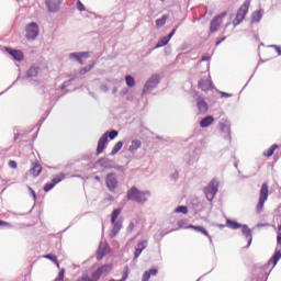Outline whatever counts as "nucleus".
<instances>
[{
    "instance_id": "f257e3e1",
    "label": "nucleus",
    "mask_w": 281,
    "mask_h": 281,
    "mask_svg": "<svg viewBox=\"0 0 281 281\" xmlns=\"http://www.w3.org/2000/svg\"><path fill=\"white\" fill-rule=\"evenodd\" d=\"M150 195L151 193L149 190L142 191L137 189V187H132L130 190H127L126 199L127 201H134V203L144 205Z\"/></svg>"
},
{
    "instance_id": "f03ea898",
    "label": "nucleus",
    "mask_w": 281,
    "mask_h": 281,
    "mask_svg": "<svg viewBox=\"0 0 281 281\" xmlns=\"http://www.w3.org/2000/svg\"><path fill=\"white\" fill-rule=\"evenodd\" d=\"M249 5H251V0H245V2L240 5L236 18L233 21L234 27H236V25H240L241 21H245V16H247V13L249 12Z\"/></svg>"
},
{
    "instance_id": "7ed1b4c3",
    "label": "nucleus",
    "mask_w": 281,
    "mask_h": 281,
    "mask_svg": "<svg viewBox=\"0 0 281 281\" xmlns=\"http://www.w3.org/2000/svg\"><path fill=\"white\" fill-rule=\"evenodd\" d=\"M203 192L205 194L206 201H214V196H216V193L218 192L217 180L213 178L209 186L203 189Z\"/></svg>"
},
{
    "instance_id": "20e7f679",
    "label": "nucleus",
    "mask_w": 281,
    "mask_h": 281,
    "mask_svg": "<svg viewBox=\"0 0 281 281\" xmlns=\"http://www.w3.org/2000/svg\"><path fill=\"white\" fill-rule=\"evenodd\" d=\"M269 199V184L263 182L259 193V202L257 204V214L262 212V207H265V202Z\"/></svg>"
},
{
    "instance_id": "39448f33",
    "label": "nucleus",
    "mask_w": 281,
    "mask_h": 281,
    "mask_svg": "<svg viewBox=\"0 0 281 281\" xmlns=\"http://www.w3.org/2000/svg\"><path fill=\"white\" fill-rule=\"evenodd\" d=\"M160 78L159 75H153L145 83L143 88V93H150L151 91H155L157 87L159 86Z\"/></svg>"
},
{
    "instance_id": "423d86ee",
    "label": "nucleus",
    "mask_w": 281,
    "mask_h": 281,
    "mask_svg": "<svg viewBox=\"0 0 281 281\" xmlns=\"http://www.w3.org/2000/svg\"><path fill=\"white\" fill-rule=\"evenodd\" d=\"M26 38L27 41H36L38 38V24L36 22H32L25 27Z\"/></svg>"
},
{
    "instance_id": "0eeeda50",
    "label": "nucleus",
    "mask_w": 281,
    "mask_h": 281,
    "mask_svg": "<svg viewBox=\"0 0 281 281\" xmlns=\"http://www.w3.org/2000/svg\"><path fill=\"white\" fill-rule=\"evenodd\" d=\"M280 258H281V233H278L277 248H276L273 256L269 260V265H273V267H276V265H278V262H280Z\"/></svg>"
},
{
    "instance_id": "6e6552de",
    "label": "nucleus",
    "mask_w": 281,
    "mask_h": 281,
    "mask_svg": "<svg viewBox=\"0 0 281 281\" xmlns=\"http://www.w3.org/2000/svg\"><path fill=\"white\" fill-rule=\"evenodd\" d=\"M109 271H111V267L109 265H103L91 273L90 279H92V281H98L102 276H106Z\"/></svg>"
},
{
    "instance_id": "1a4fd4ad",
    "label": "nucleus",
    "mask_w": 281,
    "mask_h": 281,
    "mask_svg": "<svg viewBox=\"0 0 281 281\" xmlns=\"http://www.w3.org/2000/svg\"><path fill=\"white\" fill-rule=\"evenodd\" d=\"M105 184L110 192L117 190V178L115 172H110L106 175Z\"/></svg>"
},
{
    "instance_id": "9d476101",
    "label": "nucleus",
    "mask_w": 281,
    "mask_h": 281,
    "mask_svg": "<svg viewBox=\"0 0 281 281\" xmlns=\"http://www.w3.org/2000/svg\"><path fill=\"white\" fill-rule=\"evenodd\" d=\"M82 58H85V60H87V58H89V53H87V52H75V53L69 54V60L79 63V65H85V61L82 60Z\"/></svg>"
},
{
    "instance_id": "9b49d317",
    "label": "nucleus",
    "mask_w": 281,
    "mask_h": 281,
    "mask_svg": "<svg viewBox=\"0 0 281 281\" xmlns=\"http://www.w3.org/2000/svg\"><path fill=\"white\" fill-rule=\"evenodd\" d=\"M63 1L64 0H45L48 12H53V14L59 12L60 5H63Z\"/></svg>"
},
{
    "instance_id": "f8f14e48",
    "label": "nucleus",
    "mask_w": 281,
    "mask_h": 281,
    "mask_svg": "<svg viewBox=\"0 0 281 281\" xmlns=\"http://www.w3.org/2000/svg\"><path fill=\"white\" fill-rule=\"evenodd\" d=\"M218 127L222 133H225L224 139L226 142H232V127L229 125V122H220Z\"/></svg>"
},
{
    "instance_id": "ddd939ff",
    "label": "nucleus",
    "mask_w": 281,
    "mask_h": 281,
    "mask_svg": "<svg viewBox=\"0 0 281 281\" xmlns=\"http://www.w3.org/2000/svg\"><path fill=\"white\" fill-rule=\"evenodd\" d=\"M4 49L8 53V55L12 56V58L15 59L18 63H22V60H24L25 58V55H23L22 50H18L10 47H4Z\"/></svg>"
},
{
    "instance_id": "4468645a",
    "label": "nucleus",
    "mask_w": 281,
    "mask_h": 281,
    "mask_svg": "<svg viewBox=\"0 0 281 281\" xmlns=\"http://www.w3.org/2000/svg\"><path fill=\"white\" fill-rule=\"evenodd\" d=\"M109 142V132L104 133L98 142V146H97V155H102V153H104V148H106V144Z\"/></svg>"
},
{
    "instance_id": "2eb2a0df",
    "label": "nucleus",
    "mask_w": 281,
    "mask_h": 281,
    "mask_svg": "<svg viewBox=\"0 0 281 281\" xmlns=\"http://www.w3.org/2000/svg\"><path fill=\"white\" fill-rule=\"evenodd\" d=\"M241 234L243 236H245L246 240H248L246 249H249V247H251V241L254 240V237L251 235V228H249L247 224H243Z\"/></svg>"
},
{
    "instance_id": "dca6fc26",
    "label": "nucleus",
    "mask_w": 281,
    "mask_h": 281,
    "mask_svg": "<svg viewBox=\"0 0 281 281\" xmlns=\"http://www.w3.org/2000/svg\"><path fill=\"white\" fill-rule=\"evenodd\" d=\"M123 223H124V220L122 217H119L117 220L114 221V223H112L113 228L110 233L111 238H115V236L120 234Z\"/></svg>"
},
{
    "instance_id": "f3484780",
    "label": "nucleus",
    "mask_w": 281,
    "mask_h": 281,
    "mask_svg": "<svg viewBox=\"0 0 281 281\" xmlns=\"http://www.w3.org/2000/svg\"><path fill=\"white\" fill-rule=\"evenodd\" d=\"M196 105H198L199 113H202L203 115H205V113L210 111V106L207 105V102H205V99L201 97L196 99Z\"/></svg>"
},
{
    "instance_id": "a211bd4d",
    "label": "nucleus",
    "mask_w": 281,
    "mask_h": 281,
    "mask_svg": "<svg viewBox=\"0 0 281 281\" xmlns=\"http://www.w3.org/2000/svg\"><path fill=\"white\" fill-rule=\"evenodd\" d=\"M38 71H41V68L36 65H33L29 68L26 71L25 77H23V80H30V78H36L38 76Z\"/></svg>"
},
{
    "instance_id": "6ab92c4d",
    "label": "nucleus",
    "mask_w": 281,
    "mask_h": 281,
    "mask_svg": "<svg viewBox=\"0 0 281 281\" xmlns=\"http://www.w3.org/2000/svg\"><path fill=\"white\" fill-rule=\"evenodd\" d=\"M187 229H194V232H196L198 234H203V236H206V238H209L210 243L212 244V236H210V233H207V229H205V227L203 226H194L192 224H190Z\"/></svg>"
},
{
    "instance_id": "aec40b11",
    "label": "nucleus",
    "mask_w": 281,
    "mask_h": 281,
    "mask_svg": "<svg viewBox=\"0 0 281 281\" xmlns=\"http://www.w3.org/2000/svg\"><path fill=\"white\" fill-rule=\"evenodd\" d=\"M147 247H148V241L147 240H143V241L138 243L135 246L134 260H137V258L139 256H142V251H144V249H146Z\"/></svg>"
},
{
    "instance_id": "412c9836",
    "label": "nucleus",
    "mask_w": 281,
    "mask_h": 281,
    "mask_svg": "<svg viewBox=\"0 0 281 281\" xmlns=\"http://www.w3.org/2000/svg\"><path fill=\"white\" fill-rule=\"evenodd\" d=\"M101 168H108L109 170L115 168V161L109 159V158H101L98 160Z\"/></svg>"
},
{
    "instance_id": "4be33fe9",
    "label": "nucleus",
    "mask_w": 281,
    "mask_h": 281,
    "mask_svg": "<svg viewBox=\"0 0 281 281\" xmlns=\"http://www.w3.org/2000/svg\"><path fill=\"white\" fill-rule=\"evenodd\" d=\"M223 21L216 19L215 16L210 22V33L214 34L215 32H218V27H221V24Z\"/></svg>"
},
{
    "instance_id": "5701e85b",
    "label": "nucleus",
    "mask_w": 281,
    "mask_h": 281,
    "mask_svg": "<svg viewBox=\"0 0 281 281\" xmlns=\"http://www.w3.org/2000/svg\"><path fill=\"white\" fill-rule=\"evenodd\" d=\"M214 124V116L206 115L200 121L201 128H207V126H212Z\"/></svg>"
},
{
    "instance_id": "b1692460",
    "label": "nucleus",
    "mask_w": 281,
    "mask_h": 281,
    "mask_svg": "<svg viewBox=\"0 0 281 281\" xmlns=\"http://www.w3.org/2000/svg\"><path fill=\"white\" fill-rule=\"evenodd\" d=\"M198 87L199 89H201L202 91H210V89H212V81H209V80H204V79H201L199 82H198Z\"/></svg>"
},
{
    "instance_id": "393cba45",
    "label": "nucleus",
    "mask_w": 281,
    "mask_h": 281,
    "mask_svg": "<svg viewBox=\"0 0 281 281\" xmlns=\"http://www.w3.org/2000/svg\"><path fill=\"white\" fill-rule=\"evenodd\" d=\"M263 14H265V11H262V9L252 12V14H251V23H260V21H262Z\"/></svg>"
},
{
    "instance_id": "a878e982",
    "label": "nucleus",
    "mask_w": 281,
    "mask_h": 281,
    "mask_svg": "<svg viewBox=\"0 0 281 281\" xmlns=\"http://www.w3.org/2000/svg\"><path fill=\"white\" fill-rule=\"evenodd\" d=\"M43 172V167L36 162L31 169L30 175H33L34 177H38Z\"/></svg>"
},
{
    "instance_id": "bb28decb",
    "label": "nucleus",
    "mask_w": 281,
    "mask_h": 281,
    "mask_svg": "<svg viewBox=\"0 0 281 281\" xmlns=\"http://www.w3.org/2000/svg\"><path fill=\"white\" fill-rule=\"evenodd\" d=\"M140 147H142V140L134 139V140L131 142L128 150H130V153H135Z\"/></svg>"
},
{
    "instance_id": "cd10ccee",
    "label": "nucleus",
    "mask_w": 281,
    "mask_h": 281,
    "mask_svg": "<svg viewBox=\"0 0 281 281\" xmlns=\"http://www.w3.org/2000/svg\"><path fill=\"white\" fill-rule=\"evenodd\" d=\"M226 225L227 227H229L231 229H240V227H243V224L233 221V220H227L226 221Z\"/></svg>"
},
{
    "instance_id": "c85d7f7f",
    "label": "nucleus",
    "mask_w": 281,
    "mask_h": 281,
    "mask_svg": "<svg viewBox=\"0 0 281 281\" xmlns=\"http://www.w3.org/2000/svg\"><path fill=\"white\" fill-rule=\"evenodd\" d=\"M90 276L91 272L89 270H85L82 271L81 277L77 279V281H93Z\"/></svg>"
},
{
    "instance_id": "c756f323",
    "label": "nucleus",
    "mask_w": 281,
    "mask_h": 281,
    "mask_svg": "<svg viewBox=\"0 0 281 281\" xmlns=\"http://www.w3.org/2000/svg\"><path fill=\"white\" fill-rule=\"evenodd\" d=\"M93 67H95V61L81 68L79 71L80 76H85V74H89L91 71V69H93Z\"/></svg>"
},
{
    "instance_id": "7c9ffc66",
    "label": "nucleus",
    "mask_w": 281,
    "mask_h": 281,
    "mask_svg": "<svg viewBox=\"0 0 281 281\" xmlns=\"http://www.w3.org/2000/svg\"><path fill=\"white\" fill-rule=\"evenodd\" d=\"M122 146H124V142L120 140L117 142L114 147L112 148V151L110 153V155H117V153H120V150H122Z\"/></svg>"
},
{
    "instance_id": "2f4dec72",
    "label": "nucleus",
    "mask_w": 281,
    "mask_h": 281,
    "mask_svg": "<svg viewBox=\"0 0 281 281\" xmlns=\"http://www.w3.org/2000/svg\"><path fill=\"white\" fill-rule=\"evenodd\" d=\"M120 214H122V209L113 210L112 214H111V223H115V221H117V217L120 216Z\"/></svg>"
},
{
    "instance_id": "473e14b6",
    "label": "nucleus",
    "mask_w": 281,
    "mask_h": 281,
    "mask_svg": "<svg viewBox=\"0 0 281 281\" xmlns=\"http://www.w3.org/2000/svg\"><path fill=\"white\" fill-rule=\"evenodd\" d=\"M166 21H168V15H162L161 18L156 20V27H164L166 25Z\"/></svg>"
},
{
    "instance_id": "72a5a7b5",
    "label": "nucleus",
    "mask_w": 281,
    "mask_h": 281,
    "mask_svg": "<svg viewBox=\"0 0 281 281\" xmlns=\"http://www.w3.org/2000/svg\"><path fill=\"white\" fill-rule=\"evenodd\" d=\"M65 180V173L60 172L58 176H55L52 179V183L55 186H58V183H60V181Z\"/></svg>"
},
{
    "instance_id": "f704fd0d",
    "label": "nucleus",
    "mask_w": 281,
    "mask_h": 281,
    "mask_svg": "<svg viewBox=\"0 0 281 281\" xmlns=\"http://www.w3.org/2000/svg\"><path fill=\"white\" fill-rule=\"evenodd\" d=\"M167 43H170V41H169L166 36H164V37H161L160 41L157 42V44H156V46L154 47V49H159V47H165V45H166Z\"/></svg>"
},
{
    "instance_id": "c9c22d12",
    "label": "nucleus",
    "mask_w": 281,
    "mask_h": 281,
    "mask_svg": "<svg viewBox=\"0 0 281 281\" xmlns=\"http://www.w3.org/2000/svg\"><path fill=\"white\" fill-rule=\"evenodd\" d=\"M44 258H46L47 260H52V262H55V265H57L58 268H60V265L58 263V257L54 254H48L45 255Z\"/></svg>"
},
{
    "instance_id": "e433bc0d",
    "label": "nucleus",
    "mask_w": 281,
    "mask_h": 281,
    "mask_svg": "<svg viewBox=\"0 0 281 281\" xmlns=\"http://www.w3.org/2000/svg\"><path fill=\"white\" fill-rule=\"evenodd\" d=\"M125 82H126L127 87L133 88L135 86V78L131 75H127L125 77Z\"/></svg>"
},
{
    "instance_id": "4c0bfd02",
    "label": "nucleus",
    "mask_w": 281,
    "mask_h": 281,
    "mask_svg": "<svg viewBox=\"0 0 281 281\" xmlns=\"http://www.w3.org/2000/svg\"><path fill=\"white\" fill-rule=\"evenodd\" d=\"M104 256H106V250H104V248H102V246H100L99 250L97 252V260H102V258H104Z\"/></svg>"
},
{
    "instance_id": "58836bf2",
    "label": "nucleus",
    "mask_w": 281,
    "mask_h": 281,
    "mask_svg": "<svg viewBox=\"0 0 281 281\" xmlns=\"http://www.w3.org/2000/svg\"><path fill=\"white\" fill-rule=\"evenodd\" d=\"M175 212L177 214H188V206L180 205L176 207Z\"/></svg>"
},
{
    "instance_id": "ea45409f",
    "label": "nucleus",
    "mask_w": 281,
    "mask_h": 281,
    "mask_svg": "<svg viewBox=\"0 0 281 281\" xmlns=\"http://www.w3.org/2000/svg\"><path fill=\"white\" fill-rule=\"evenodd\" d=\"M54 188H56V184L53 183V182H47L45 186H44V192H49L50 190H54Z\"/></svg>"
},
{
    "instance_id": "a19ab883",
    "label": "nucleus",
    "mask_w": 281,
    "mask_h": 281,
    "mask_svg": "<svg viewBox=\"0 0 281 281\" xmlns=\"http://www.w3.org/2000/svg\"><path fill=\"white\" fill-rule=\"evenodd\" d=\"M105 133H108V137L110 138V139H115V137H117V135H119V132L116 131V130H112V131H108V132H105Z\"/></svg>"
},
{
    "instance_id": "79ce46f5",
    "label": "nucleus",
    "mask_w": 281,
    "mask_h": 281,
    "mask_svg": "<svg viewBox=\"0 0 281 281\" xmlns=\"http://www.w3.org/2000/svg\"><path fill=\"white\" fill-rule=\"evenodd\" d=\"M177 30H179V25H176L171 32L166 36L167 41H170L175 34H177Z\"/></svg>"
},
{
    "instance_id": "37998d69",
    "label": "nucleus",
    "mask_w": 281,
    "mask_h": 281,
    "mask_svg": "<svg viewBox=\"0 0 281 281\" xmlns=\"http://www.w3.org/2000/svg\"><path fill=\"white\" fill-rule=\"evenodd\" d=\"M5 227H8L9 229H12V224H10V223H8V222H5L3 220H0V228L3 229Z\"/></svg>"
},
{
    "instance_id": "c03bdc74",
    "label": "nucleus",
    "mask_w": 281,
    "mask_h": 281,
    "mask_svg": "<svg viewBox=\"0 0 281 281\" xmlns=\"http://www.w3.org/2000/svg\"><path fill=\"white\" fill-rule=\"evenodd\" d=\"M54 281H65V269H61Z\"/></svg>"
},
{
    "instance_id": "a18cd8bd",
    "label": "nucleus",
    "mask_w": 281,
    "mask_h": 281,
    "mask_svg": "<svg viewBox=\"0 0 281 281\" xmlns=\"http://www.w3.org/2000/svg\"><path fill=\"white\" fill-rule=\"evenodd\" d=\"M270 47L276 49L278 56H281V46L280 45L272 44V45H270Z\"/></svg>"
},
{
    "instance_id": "49530a36",
    "label": "nucleus",
    "mask_w": 281,
    "mask_h": 281,
    "mask_svg": "<svg viewBox=\"0 0 281 281\" xmlns=\"http://www.w3.org/2000/svg\"><path fill=\"white\" fill-rule=\"evenodd\" d=\"M150 280V272L145 271L142 278V281H148Z\"/></svg>"
},
{
    "instance_id": "de8ad7c7",
    "label": "nucleus",
    "mask_w": 281,
    "mask_h": 281,
    "mask_svg": "<svg viewBox=\"0 0 281 281\" xmlns=\"http://www.w3.org/2000/svg\"><path fill=\"white\" fill-rule=\"evenodd\" d=\"M77 9L79 10V12H85V4L80 1L77 2Z\"/></svg>"
},
{
    "instance_id": "09e8293b",
    "label": "nucleus",
    "mask_w": 281,
    "mask_h": 281,
    "mask_svg": "<svg viewBox=\"0 0 281 281\" xmlns=\"http://www.w3.org/2000/svg\"><path fill=\"white\" fill-rule=\"evenodd\" d=\"M225 16H227V12H226V11L222 12V13L218 14V15H215V18H216L218 21H223V19H225Z\"/></svg>"
},
{
    "instance_id": "8fccbe9b",
    "label": "nucleus",
    "mask_w": 281,
    "mask_h": 281,
    "mask_svg": "<svg viewBox=\"0 0 281 281\" xmlns=\"http://www.w3.org/2000/svg\"><path fill=\"white\" fill-rule=\"evenodd\" d=\"M71 82H74V79H69V80L65 81L61 85V89H67V87H69V85H71Z\"/></svg>"
},
{
    "instance_id": "3c124183",
    "label": "nucleus",
    "mask_w": 281,
    "mask_h": 281,
    "mask_svg": "<svg viewBox=\"0 0 281 281\" xmlns=\"http://www.w3.org/2000/svg\"><path fill=\"white\" fill-rule=\"evenodd\" d=\"M135 229V223L131 222L127 226V234H131Z\"/></svg>"
},
{
    "instance_id": "603ef678",
    "label": "nucleus",
    "mask_w": 281,
    "mask_h": 281,
    "mask_svg": "<svg viewBox=\"0 0 281 281\" xmlns=\"http://www.w3.org/2000/svg\"><path fill=\"white\" fill-rule=\"evenodd\" d=\"M112 169L119 170V172H124V166L116 165L115 162H114V167Z\"/></svg>"
},
{
    "instance_id": "864d4df0",
    "label": "nucleus",
    "mask_w": 281,
    "mask_h": 281,
    "mask_svg": "<svg viewBox=\"0 0 281 281\" xmlns=\"http://www.w3.org/2000/svg\"><path fill=\"white\" fill-rule=\"evenodd\" d=\"M148 271V273L150 274V276H157V273H159V270H157V268H153V269H149V270H147Z\"/></svg>"
},
{
    "instance_id": "5fc2aeb1",
    "label": "nucleus",
    "mask_w": 281,
    "mask_h": 281,
    "mask_svg": "<svg viewBox=\"0 0 281 281\" xmlns=\"http://www.w3.org/2000/svg\"><path fill=\"white\" fill-rule=\"evenodd\" d=\"M273 149H271V147L267 150V153H265V156L266 157H272V155H273Z\"/></svg>"
},
{
    "instance_id": "6e6d98bb",
    "label": "nucleus",
    "mask_w": 281,
    "mask_h": 281,
    "mask_svg": "<svg viewBox=\"0 0 281 281\" xmlns=\"http://www.w3.org/2000/svg\"><path fill=\"white\" fill-rule=\"evenodd\" d=\"M171 179H173V181H177V179H179V171H175L172 175H171Z\"/></svg>"
},
{
    "instance_id": "4d7b16f0",
    "label": "nucleus",
    "mask_w": 281,
    "mask_h": 281,
    "mask_svg": "<svg viewBox=\"0 0 281 281\" xmlns=\"http://www.w3.org/2000/svg\"><path fill=\"white\" fill-rule=\"evenodd\" d=\"M9 167L15 169L16 168V161L10 160L9 161Z\"/></svg>"
},
{
    "instance_id": "13d9d810",
    "label": "nucleus",
    "mask_w": 281,
    "mask_h": 281,
    "mask_svg": "<svg viewBox=\"0 0 281 281\" xmlns=\"http://www.w3.org/2000/svg\"><path fill=\"white\" fill-rule=\"evenodd\" d=\"M100 89H101V91H103V93H106V91H109V86L102 85V86L100 87Z\"/></svg>"
},
{
    "instance_id": "bf43d9fd",
    "label": "nucleus",
    "mask_w": 281,
    "mask_h": 281,
    "mask_svg": "<svg viewBox=\"0 0 281 281\" xmlns=\"http://www.w3.org/2000/svg\"><path fill=\"white\" fill-rule=\"evenodd\" d=\"M225 38H227V36H224V37L217 40V41L215 42V45L218 47V45H221V44L223 43V41H225Z\"/></svg>"
},
{
    "instance_id": "052dcab7",
    "label": "nucleus",
    "mask_w": 281,
    "mask_h": 281,
    "mask_svg": "<svg viewBox=\"0 0 281 281\" xmlns=\"http://www.w3.org/2000/svg\"><path fill=\"white\" fill-rule=\"evenodd\" d=\"M121 95H126L128 94V88H123L120 92Z\"/></svg>"
},
{
    "instance_id": "680f3d73",
    "label": "nucleus",
    "mask_w": 281,
    "mask_h": 281,
    "mask_svg": "<svg viewBox=\"0 0 281 281\" xmlns=\"http://www.w3.org/2000/svg\"><path fill=\"white\" fill-rule=\"evenodd\" d=\"M211 58H212L211 56L204 55V56H202L201 61L205 63V61L210 60Z\"/></svg>"
},
{
    "instance_id": "e2e57ef3",
    "label": "nucleus",
    "mask_w": 281,
    "mask_h": 281,
    "mask_svg": "<svg viewBox=\"0 0 281 281\" xmlns=\"http://www.w3.org/2000/svg\"><path fill=\"white\" fill-rule=\"evenodd\" d=\"M29 190L31 191V194H32L34 201H36V192H34V189H32L31 187H29Z\"/></svg>"
},
{
    "instance_id": "0e129e2a",
    "label": "nucleus",
    "mask_w": 281,
    "mask_h": 281,
    "mask_svg": "<svg viewBox=\"0 0 281 281\" xmlns=\"http://www.w3.org/2000/svg\"><path fill=\"white\" fill-rule=\"evenodd\" d=\"M222 98H232V94L231 93H227V92H220Z\"/></svg>"
},
{
    "instance_id": "69168bd1",
    "label": "nucleus",
    "mask_w": 281,
    "mask_h": 281,
    "mask_svg": "<svg viewBox=\"0 0 281 281\" xmlns=\"http://www.w3.org/2000/svg\"><path fill=\"white\" fill-rule=\"evenodd\" d=\"M45 120H47V116H43L42 119H40L38 126H43V123L45 122Z\"/></svg>"
},
{
    "instance_id": "338daca9",
    "label": "nucleus",
    "mask_w": 281,
    "mask_h": 281,
    "mask_svg": "<svg viewBox=\"0 0 281 281\" xmlns=\"http://www.w3.org/2000/svg\"><path fill=\"white\" fill-rule=\"evenodd\" d=\"M128 278V273L124 272V274L122 276V278L120 279L121 281H126Z\"/></svg>"
},
{
    "instance_id": "774afa93",
    "label": "nucleus",
    "mask_w": 281,
    "mask_h": 281,
    "mask_svg": "<svg viewBox=\"0 0 281 281\" xmlns=\"http://www.w3.org/2000/svg\"><path fill=\"white\" fill-rule=\"evenodd\" d=\"M20 137H23V135H21V133L14 134V142H16V139H19Z\"/></svg>"
}]
</instances>
